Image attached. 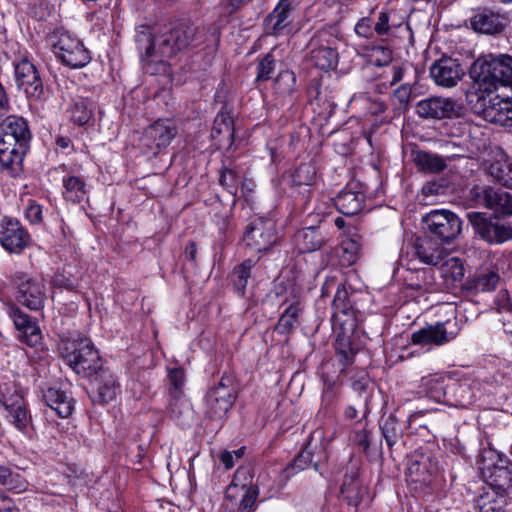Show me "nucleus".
<instances>
[{
  "label": "nucleus",
  "instance_id": "61",
  "mask_svg": "<svg viewBox=\"0 0 512 512\" xmlns=\"http://www.w3.org/2000/svg\"><path fill=\"white\" fill-rule=\"evenodd\" d=\"M442 378H431L425 382V386L430 388V394L433 398H440L444 394Z\"/></svg>",
  "mask_w": 512,
  "mask_h": 512
},
{
  "label": "nucleus",
  "instance_id": "34",
  "mask_svg": "<svg viewBox=\"0 0 512 512\" xmlns=\"http://www.w3.org/2000/svg\"><path fill=\"white\" fill-rule=\"evenodd\" d=\"M62 195L66 201L80 203L87 196L86 183L82 177L65 174L62 178Z\"/></svg>",
  "mask_w": 512,
  "mask_h": 512
},
{
  "label": "nucleus",
  "instance_id": "47",
  "mask_svg": "<svg viewBox=\"0 0 512 512\" xmlns=\"http://www.w3.org/2000/svg\"><path fill=\"white\" fill-rule=\"evenodd\" d=\"M0 485L20 493L26 490L27 482L18 473H14L8 467L0 465Z\"/></svg>",
  "mask_w": 512,
  "mask_h": 512
},
{
  "label": "nucleus",
  "instance_id": "31",
  "mask_svg": "<svg viewBox=\"0 0 512 512\" xmlns=\"http://www.w3.org/2000/svg\"><path fill=\"white\" fill-rule=\"evenodd\" d=\"M361 236L356 232L343 235L339 247V260L343 266H351L360 257Z\"/></svg>",
  "mask_w": 512,
  "mask_h": 512
},
{
  "label": "nucleus",
  "instance_id": "14",
  "mask_svg": "<svg viewBox=\"0 0 512 512\" xmlns=\"http://www.w3.org/2000/svg\"><path fill=\"white\" fill-rule=\"evenodd\" d=\"M29 232L17 220L5 217L0 221V245L9 253L20 254L31 245Z\"/></svg>",
  "mask_w": 512,
  "mask_h": 512
},
{
  "label": "nucleus",
  "instance_id": "49",
  "mask_svg": "<svg viewBox=\"0 0 512 512\" xmlns=\"http://www.w3.org/2000/svg\"><path fill=\"white\" fill-rule=\"evenodd\" d=\"M498 281L499 275L496 272L488 271L474 279V288L478 292H490L496 288Z\"/></svg>",
  "mask_w": 512,
  "mask_h": 512
},
{
  "label": "nucleus",
  "instance_id": "60",
  "mask_svg": "<svg viewBox=\"0 0 512 512\" xmlns=\"http://www.w3.org/2000/svg\"><path fill=\"white\" fill-rule=\"evenodd\" d=\"M389 20L390 17L387 12H380L374 26V31L380 36L386 35L390 30Z\"/></svg>",
  "mask_w": 512,
  "mask_h": 512
},
{
  "label": "nucleus",
  "instance_id": "62",
  "mask_svg": "<svg viewBox=\"0 0 512 512\" xmlns=\"http://www.w3.org/2000/svg\"><path fill=\"white\" fill-rule=\"evenodd\" d=\"M355 32L361 37H370L372 35L371 20L367 17L361 18L355 25Z\"/></svg>",
  "mask_w": 512,
  "mask_h": 512
},
{
  "label": "nucleus",
  "instance_id": "53",
  "mask_svg": "<svg viewBox=\"0 0 512 512\" xmlns=\"http://www.w3.org/2000/svg\"><path fill=\"white\" fill-rule=\"evenodd\" d=\"M239 182H240V178L234 170L225 169L221 172L220 183L222 186L226 187V189L231 194L237 193Z\"/></svg>",
  "mask_w": 512,
  "mask_h": 512
},
{
  "label": "nucleus",
  "instance_id": "30",
  "mask_svg": "<svg viewBox=\"0 0 512 512\" xmlns=\"http://www.w3.org/2000/svg\"><path fill=\"white\" fill-rule=\"evenodd\" d=\"M43 401L53 409L60 417L67 418L72 414L73 400L63 391L57 388H48L43 392Z\"/></svg>",
  "mask_w": 512,
  "mask_h": 512
},
{
  "label": "nucleus",
  "instance_id": "15",
  "mask_svg": "<svg viewBox=\"0 0 512 512\" xmlns=\"http://www.w3.org/2000/svg\"><path fill=\"white\" fill-rule=\"evenodd\" d=\"M470 195L479 205L502 215H512L511 192L486 186H474L470 191Z\"/></svg>",
  "mask_w": 512,
  "mask_h": 512
},
{
  "label": "nucleus",
  "instance_id": "26",
  "mask_svg": "<svg viewBox=\"0 0 512 512\" xmlns=\"http://www.w3.org/2000/svg\"><path fill=\"white\" fill-rule=\"evenodd\" d=\"M291 4L289 0H280L265 21L268 34L281 35L290 26Z\"/></svg>",
  "mask_w": 512,
  "mask_h": 512
},
{
  "label": "nucleus",
  "instance_id": "35",
  "mask_svg": "<svg viewBox=\"0 0 512 512\" xmlns=\"http://www.w3.org/2000/svg\"><path fill=\"white\" fill-rule=\"evenodd\" d=\"M253 478L254 472L251 466L246 465L238 467L230 485L226 489V499L234 501L239 495V489L257 486L253 483Z\"/></svg>",
  "mask_w": 512,
  "mask_h": 512
},
{
  "label": "nucleus",
  "instance_id": "19",
  "mask_svg": "<svg viewBox=\"0 0 512 512\" xmlns=\"http://www.w3.org/2000/svg\"><path fill=\"white\" fill-rule=\"evenodd\" d=\"M340 493L343 499L351 506L357 507L367 494L366 487L359 479L358 464L350 461L341 485Z\"/></svg>",
  "mask_w": 512,
  "mask_h": 512
},
{
  "label": "nucleus",
  "instance_id": "32",
  "mask_svg": "<svg viewBox=\"0 0 512 512\" xmlns=\"http://www.w3.org/2000/svg\"><path fill=\"white\" fill-rule=\"evenodd\" d=\"M169 412L173 420L182 427L190 426L194 418L193 408L184 395H174L172 397Z\"/></svg>",
  "mask_w": 512,
  "mask_h": 512
},
{
  "label": "nucleus",
  "instance_id": "21",
  "mask_svg": "<svg viewBox=\"0 0 512 512\" xmlns=\"http://www.w3.org/2000/svg\"><path fill=\"white\" fill-rule=\"evenodd\" d=\"M468 25L475 32L493 35L504 30L506 19L491 10L479 9L469 17Z\"/></svg>",
  "mask_w": 512,
  "mask_h": 512
},
{
  "label": "nucleus",
  "instance_id": "11",
  "mask_svg": "<svg viewBox=\"0 0 512 512\" xmlns=\"http://www.w3.org/2000/svg\"><path fill=\"white\" fill-rule=\"evenodd\" d=\"M478 464L483 478L494 488H499L512 469V462L499 450H481Z\"/></svg>",
  "mask_w": 512,
  "mask_h": 512
},
{
  "label": "nucleus",
  "instance_id": "5",
  "mask_svg": "<svg viewBox=\"0 0 512 512\" xmlns=\"http://www.w3.org/2000/svg\"><path fill=\"white\" fill-rule=\"evenodd\" d=\"M60 351L64 361L78 375H97L102 368L98 351L86 337L63 339Z\"/></svg>",
  "mask_w": 512,
  "mask_h": 512
},
{
  "label": "nucleus",
  "instance_id": "6",
  "mask_svg": "<svg viewBox=\"0 0 512 512\" xmlns=\"http://www.w3.org/2000/svg\"><path fill=\"white\" fill-rule=\"evenodd\" d=\"M52 46L56 57L71 68H82L91 61L90 52L82 41L64 29L53 33Z\"/></svg>",
  "mask_w": 512,
  "mask_h": 512
},
{
  "label": "nucleus",
  "instance_id": "3",
  "mask_svg": "<svg viewBox=\"0 0 512 512\" xmlns=\"http://www.w3.org/2000/svg\"><path fill=\"white\" fill-rule=\"evenodd\" d=\"M29 139V128L23 118L9 116L0 124V163L3 168L22 163Z\"/></svg>",
  "mask_w": 512,
  "mask_h": 512
},
{
  "label": "nucleus",
  "instance_id": "18",
  "mask_svg": "<svg viewBox=\"0 0 512 512\" xmlns=\"http://www.w3.org/2000/svg\"><path fill=\"white\" fill-rule=\"evenodd\" d=\"M458 103L451 98L430 97L418 102L416 113L423 118L443 119L457 116Z\"/></svg>",
  "mask_w": 512,
  "mask_h": 512
},
{
  "label": "nucleus",
  "instance_id": "36",
  "mask_svg": "<svg viewBox=\"0 0 512 512\" xmlns=\"http://www.w3.org/2000/svg\"><path fill=\"white\" fill-rule=\"evenodd\" d=\"M477 503L480 512H504L506 494L498 488L490 487V490L479 496Z\"/></svg>",
  "mask_w": 512,
  "mask_h": 512
},
{
  "label": "nucleus",
  "instance_id": "16",
  "mask_svg": "<svg viewBox=\"0 0 512 512\" xmlns=\"http://www.w3.org/2000/svg\"><path fill=\"white\" fill-rule=\"evenodd\" d=\"M455 323L451 320L437 323L414 332L411 336L412 343L416 345H443L456 337L457 331L451 329Z\"/></svg>",
  "mask_w": 512,
  "mask_h": 512
},
{
  "label": "nucleus",
  "instance_id": "2",
  "mask_svg": "<svg viewBox=\"0 0 512 512\" xmlns=\"http://www.w3.org/2000/svg\"><path fill=\"white\" fill-rule=\"evenodd\" d=\"M472 89L489 91L502 87H512V56L489 53L477 58L470 71Z\"/></svg>",
  "mask_w": 512,
  "mask_h": 512
},
{
  "label": "nucleus",
  "instance_id": "8",
  "mask_svg": "<svg viewBox=\"0 0 512 512\" xmlns=\"http://www.w3.org/2000/svg\"><path fill=\"white\" fill-rule=\"evenodd\" d=\"M0 402L7 411L6 418L19 431L25 432L31 424V415L24 403L22 390L14 380L0 383Z\"/></svg>",
  "mask_w": 512,
  "mask_h": 512
},
{
  "label": "nucleus",
  "instance_id": "52",
  "mask_svg": "<svg viewBox=\"0 0 512 512\" xmlns=\"http://www.w3.org/2000/svg\"><path fill=\"white\" fill-rule=\"evenodd\" d=\"M370 62L376 66H385L392 60V52L390 49L382 46H375L369 53Z\"/></svg>",
  "mask_w": 512,
  "mask_h": 512
},
{
  "label": "nucleus",
  "instance_id": "55",
  "mask_svg": "<svg viewBox=\"0 0 512 512\" xmlns=\"http://www.w3.org/2000/svg\"><path fill=\"white\" fill-rule=\"evenodd\" d=\"M169 381L173 386L171 397L174 395H183L182 388L185 384V373L181 368H173L169 370Z\"/></svg>",
  "mask_w": 512,
  "mask_h": 512
},
{
  "label": "nucleus",
  "instance_id": "17",
  "mask_svg": "<svg viewBox=\"0 0 512 512\" xmlns=\"http://www.w3.org/2000/svg\"><path fill=\"white\" fill-rule=\"evenodd\" d=\"M176 134L177 129L173 121L157 120L145 130L143 142L153 154H157L162 148L170 145Z\"/></svg>",
  "mask_w": 512,
  "mask_h": 512
},
{
  "label": "nucleus",
  "instance_id": "33",
  "mask_svg": "<svg viewBox=\"0 0 512 512\" xmlns=\"http://www.w3.org/2000/svg\"><path fill=\"white\" fill-rule=\"evenodd\" d=\"M212 137L218 140L221 146H230L234 137L232 116L225 111L217 114L212 128Z\"/></svg>",
  "mask_w": 512,
  "mask_h": 512
},
{
  "label": "nucleus",
  "instance_id": "28",
  "mask_svg": "<svg viewBox=\"0 0 512 512\" xmlns=\"http://www.w3.org/2000/svg\"><path fill=\"white\" fill-rule=\"evenodd\" d=\"M414 250L417 258L427 265H439L444 259V250L430 237L418 238Z\"/></svg>",
  "mask_w": 512,
  "mask_h": 512
},
{
  "label": "nucleus",
  "instance_id": "42",
  "mask_svg": "<svg viewBox=\"0 0 512 512\" xmlns=\"http://www.w3.org/2000/svg\"><path fill=\"white\" fill-rule=\"evenodd\" d=\"M254 265L255 261L247 259L238 266H236L232 272V282L240 296L245 295V290Z\"/></svg>",
  "mask_w": 512,
  "mask_h": 512
},
{
  "label": "nucleus",
  "instance_id": "51",
  "mask_svg": "<svg viewBox=\"0 0 512 512\" xmlns=\"http://www.w3.org/2000/svg\"><path fill=\"white\" fill-rule=\"evenodd\" d=\"M295 85V75L292 71L284 70L279 73L275 81V90L279 94H290Z\"/></svg>",
  "mask_w": 512,
  "mask_h": 512
},
{
  "label": "nucleus",
  "instance_id": "1",
  "mask_svg": "<svg viewBox=\"0 0 512 512\" xmlns=\"http://www.w3.org/2000/svg\"><path fill=\"white\" fill-rule=\"evenodd\" d=\"M196 27L179 23L171 29L151 32L148 28L137 35L143 70L150 75L169 73V59L186 48L194 39Z\"/></svg>",
  "mask_w": 512,
  "mask_h": 512
},
{
  "label": "nucleus",
  "instance_id": "4",
  "mask_svg": "<svg viewBox=\"0 0 512 512\" xmlns=\"http://www.w3.org/2000/svg\"><path fill=\"white\" fill-rule=\"evenodd\" d=\"M467 98L473 111L487 122L512 127V97L500 95L498 89L470 88Z\"/></svg>",
  "mask_w": 512,
  "mask_h": 512
},
{
  "label": "nucleus",
  "instance_id": "10",
  "mask_svg": "<svg viewBox=\"0 0 512 512\" xmlns=\"http://www.w3.org/2000/svg\"><path fill=\"white\" fill-rule=\"evenodd\" d=\"M467 218L474 232L489 244H502L512 239V226L500 223L481 212H469Z\"/></svg>",
  "mask_w": 512,
  "mask_h": 512
},
{
  "label": "nucleus",
  "instance_id": "39",
  "mask_svg": "<svg viewBox=\"0 0 512 512\" xmlns=\"http://www.w3.org/2000/svg\"><path fill=\"white\" fill-rule=\"evenodd\" d=\"M440 273L450 284L460 282L464 277L463 262L458 257L444 254V259L440 262Z\"/></svg>",
  "mask_w": 512,
  "mask_h": 512
},
{
  "label": "nucleus",
  "instance_id": "43",
  "mask_svg": "<svg viewBox=\"0 0 512 512\" xmlns=\"http://www.w3.org/2000/svg\"><path fill=\"white\" fill-rule=\"evenodd\" d=\"M427 459L428 457H425L424 454L419 450H414L407 456V472L412 477V481H425V478L420 479L418 476L424 474L427 471Z\"/></svg>",
  "mask_w": 512,
  "mask_h": 512
},
{
  "label": "nucleus",
  "instance_id": "40",
  "mask_svg": "<svg viewBox=\"0 0 512 512\" xmlns=\"http://www.w3.org/2000/svg\"><path fill=\"white\" fill-rule=\"evenodd\" d=\"M93 103L82 97L73 99L69 109L70 119L78 125L86 124L92 116Z\"/></svg>",
  "mask_w": 512,
  "mask_h": 512
},
{
  "label": "nucleus",
  "instance_id": "57",
  "mask_svg": "<svg viewBox=\"0 0 512 512\" xmlns=\"http://www.w3.org/2000/svg\"><path fill=\"white\" fill-rule=\"evenodd\" d=\"M9 316L13 320L14 326L17 331L22 332L28 325L33 323L28 315L23 313L19 308L11 307L9 309Z\"/></svg>",
  "mask_w": 512,
  "mask_h": 512
},
{
  "label": "nucleus",
  "instance_id": "37",
  "mask_svg": "<svg viewBox=\"0 0 512 512\" xmlns=\"http://www.w3.org/2000/svg\"><path fill=\"white\" fill-rule=\"evenodd\" d=\"M413 162L417 169L424 173H438L446 167L442 157L426 151H414Z\"/></svg>",
  "mask_w": 512,
  "mask_h": 512
},
{
  "label": "nucleus",
  "instance_id": "9",
  "mask_svg": "<svg viewBox=\"0 0 512 512\" xmlns=\"http://www.w3.org/2000/svg\"><path fill=\"white\" fill-rule=\"evenodd\" d=\"M427 231L442 242L456 239L462 229L461 219L449 210H433L423 217Z\"/></svg>",
  "mask_w": 512,
  "mask_h": 512
},
{
  "label": "nucleus",
  "instance_id": "48",
  "mask_svg": "<svg viewBox=\"0 0 512 512\" xmlns=\"http://www.w3.org/2000/svg\"><path fill=\"white\" fill-rule=\"evenodd\" d=\"M241 499L238 503L239 512H253L256 509V501L259 496L258 486L239 489Z\"/></svg>",
  "mask_w": 512,
  "mask_h": 512
},
{
  "label": "nucleus",
  "instance_id": "38",
  "mask_svg": "<svg viewBox=\"0 0 512 512\" xmlns=\"http://www.w3.org/2000/svg\"><path fill=\"white\" fill-rule=\"evenodd\" d=\"M364 195L361 192L343 191L335 201L339 212L344 215H355L362 209Z\"/></svg>",
  "mask_w": 512,
  "mask_h": 512
},
{
  "label": "nucleus",
  "instance_id": "22",
  "mask_svg": "<svg viewBox=\"0 0 512 512\" xmlns=\"http://www.w3.org/2000/svg\"><path fill=\"white\" fill-rule=\"evenodd\" d=\"M15 79L18 87L27 96H39L42 90V82L33 63L22 59L15 66Z\"/></svg>",
  "mask_w": 512,
  "mask_h": 512
},
{
  "label": "nucleus",
  "instance_id": "64",
  "mask_svg": "<svg viewBox=\"0 0 512 512\" xmlns=\"http://www.w3.org/2000/svg\"><path fill=\"white\" fill-rule=\"evenodd\" d=\"M410 95L411 89L406 85H402L394 93L395 98L400 104H407L410 101Z\"/></svg>",
  "mask_w": 512,
  "mask_h": 512
},
{
  "label": "nucleus",
  "instance_id": "24",
  "mask_svg": "<svg viewBox=\"0 0 512 512\" xmlns=\"http://www.w3.org/2000/svg\"><path fill=\"white\" fill-rule=\"evenodd\" d=\"M206 400L210 412L216 417H222L234 402L233 389L220 381L216 387L209 390Z\"/></svg>",
  "mask_w": 512,
  "mask_h": 512
},
{
  "label": "nucleus",
  "instance_id": "41",
  "mask_svg": "<svg viewBox=\"0 0 512 512\" xmlns=\"http://www.w3.org/2000/svg\"><path fill=\"white\" fill-rule=\"evenodd\" d=\"M302 311L300 302L290 304L282 313L276 330L281 334L291 333L298 323V317Z\"/></svg>",
  "mask_w": 512,
  "mask_h": 512
},
{
  "label": "nucleus",
  "instance_id": "27",
  "mask_svg": "<svg viewBox=\"0 0 512 512\" xmlns=\"http://www.w3.org/2000/svg\"><path fill=\"white\" fill-rule=\"evenodd\" d=\"M95 379V398L100 403H109L116 399L120 387L113 373L100 370Z\"/></svg>",
  "mask_w": 512,
  "mask_h": 512
},
{
  "label": "nucleus",
  "instance_id": "13",
  "mask_svg": "<svg viewBox=\"0 0 512 512\" xmlns=\"http://www.w3.org/2000/svg\"><path fill=\"white\" fill-rule=\"evenodd\" d=\"M243 240L254 252L268 250L277 241L275 222L264 218L254 220L245 231Z\"/></svg>",
  "mask_w": 512,
  "mask_h": 512
},
{
  "label": "nucleus",
  "instance_id": "63",
  "mask_svg": "<svg viewBox=\"0 0 512 512\" xmlns=\"http://www.w3.org/2000/svg\"><path fill=\"white\" fill-rule=\"evenodd\" d=\"M0 512H19L14 501L4 493H0Z\"/></svg>",
  "mask_w": 512,
  "mask_h": 512
},
{
  "label": "nucleus",
  "instance_id": "20",
  "mask_svg": "<svg viewBox=\"0 0 512 512\" xmlns=\"http://www.w3.org/2000/svg\"><path fill=\"white\" fill-rule=\"evenodd\" d=\"M430 75L438 86L450 88L462 79L464 70L456 60L443 58L431 66Z\"/></svg>",
  "mask_w": 512,
  "mask_h": 512
},
{
  "label": "nucleus",
  "instance_id": "25",
  "mask_svg": "<svg viewBox=\"0 0 512 512\" xmlns=\"http://www.w3.org/2000/svg\"><path fill=\"white\" fill-rule=\"evenodd\" d=\"M492 159L486 163V170L503 186L512 187V165L508 163L507 155L502 149L496 148L491 152Z\"/></svg>",
  "mask_w": 512,
  "mask_h": 512
},
{
  "label": "nucleus",
  "instance_id": "45",
  "mask_svg": "<svg viewBox=\"0 0 512 512\" xmlns=\"http://www.w3.org/2000/svg\"><path fill=\"white\" fill-rule=\"evenodd\" d=\"M335 350L339 357V362L347 366L353 362L355 351L351 346L349 336L346 332L339 334L335 340Z\"/></svg>",
  "mask_w": 512,
  "mask_h": 512
},
{
  "label": "nucleus",
  "instance_id": "7",
  "mask_svg": "<svg viewBox=\"0 0 512 512\" xmlns=\"http://www.w3.org/2000/svg\"><path fill=\"white\" fill-rule=\"evenodd\" d=\"M339 42L337 29L328 27L318 31L310 42L313 64L321 70L335 68L339 60Z\"/></svg>",
  "mask_w": 512,
  "mask_h": 512
},
{
  "label": "nucleus",
  "instance_id": "44",
  "mask_svg": "<svg viewBox=\"0 0 512 512\" xmlns=\"http://www.w3.org/2000/svg\"><path fill=\"white\" fill-rule=\"evenodd\" d=\"M317 455L314 450H300L294 458L291 468L297 471L307 469L313 465L316 471H319V458L324 455V450H318Z\"/></svg>",
  "mask_w": 512,
  "mask_h": 512
},
{
  "label": "nucleus",
  "instance_id": "58",
  "mask_svg": "<svg viewBox=\"0 0 512 512\" xmlns=\"http://www.w3.org/2000/svg\"><path fill=\"white\" fill-rule=\"evenodd\" d=\"M495 305L499 313L509 314L512 318V302L506 290L499 291L495 299Z\"/></svg>",
  "mask_w": 512,
  "mask_h": 512
},
{
  "label": "nucleus",
  "instance_id": "56",
  "mask_svg": "<svg viewBox=\"0 0 512 512\" xmlns=\"http://www.w3.org/2000/svg\"><path fill=\"white\" fill-rule=\"evenodd\" d=\"M243 452L244 450H222L216 457L226 470H230L233 468L235 461L243 457Z\"/></svg>",
  "mask_w": 512,
  "mask_h": 512
},
{
  "label": "nucleus",
  "instance_id": "54",
  "mask_svg": "<svg viewBox=\"0 0 512 512\" xmlns=\"http://www.w3.org/2000/svg\"><path fill=\"white\" fill-rule=\"evenodd\" d=\"M275 60L271 54L265 55L257 66V80H268L274 71Z\"/></svg>",
  "mask_w": 512,
  "mask_h": 512
},
{
  "label": "nucleus",
  "instance_id": "23",
  "mask_svg": "<svg viewBox=\"0 0 512 512\" xmlns=\"http://www.w3.org/2000/svg\"><path fill=\"white\" fill-rule=\"evenodd\" d=\"M404 281L406 290L411 291L408 295L415 299L436 290L435 277L429 269L407 271Z\"/></svg>",
  "mask_w": 512,
  "mask_h": 512
},
{
  "label": "nucleus",
  "instance_id": "29",
  "mask_svg": "<svg viewBox=\"0 0 512 512\" xmlns=\"http://www.w3.org/2000/svg\"><path fill=\"white\" fill-rule=\"evenodd\" d=\"M325 243V235L316 227H306L295 235V244L301 253L319 250Z\"/></svg>",
  "mask_w": 512,
  "mask_h": 512
},
{
  "label": "nucleus",
  "instance_id": "50",
  "mask_svg": "<svg viewBox=\"0 0 512 512\" xmlns=\"http://www.w3.org/2000/svg\"><path fill=\"white\" fill-rule=\"evenodd\" d=\"M18 339L30 347H38L42 343V333L39 326L33 322L18 334Z\"/></svg>",
  "mask_w": 512,
  "mask_h": 512
},
{
  "label": "nucleus",
  "instance_id": "12",
  "mask_svg": "<svg viewBox=\"0 0 512 512\" xmlns=\"http://www.w3.org/2000/svg\"><path fill=\"white\" fill-rule=\"evenodd\" d=\"M13 286L17 291V300L30 310H39L44 306L46 298L42 281L33 279L27 274L17 272L14 274Z\"/></svg>",
  "mask_w": 512,
  "mask_h": 512
},
{
  "label": "nucleus",
  "instance_id": "46",
  "mask_svg": "<svg viewBox=\"0 0 512 512\" xmlns=\"http://www.w3.org/2000/svg\"><path fill=\"white\" fill-rule=\"evenodd\" d=\"M317 180L316 169L310 163L301 164L292 176V182L295 186H312Z\"/></svg>",
  "mask_w": 512,
  "mask_h": 512
},
{
  "label": "nucleus",
  "instance_id": "59",
  "mask_svg": "<svg viewBox=\"0 0 512 512\" xmlns=\"http://www.w3.org/2000/svg\"><path fill=\"white\" fill-rule=\"evenodd\" d=\"M25 217L31 224H40L43 219L42 207L34 201H29L25 209Z\"/></svg>",
  "mask_w": 512,
  "mask_h": 512
}]
</instances>
